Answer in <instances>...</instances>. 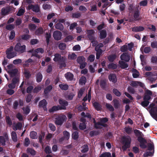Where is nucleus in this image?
I'll return each instance as SVG.
<instances>
[{
    "instance_id": "obj_50",
    "label": "nucleus",
    "mask_w": 157,
    "mask_h": 157,
    "mask_svg": "<svg viewBox=\"0 0 157 157\" xmlns=\"http://www.w3.org/2000/svg\"><path fill=\"white\" fill-rule=\"evenodd\" d=\"M59 86L62 90H67L68 88V86L67 84H60Z\"/></svg>"
},
{
    "instance_id": "obj_60",
    "label": "nucleus",
    "mask_w": 157,
    "mask_h": 157,
    "mask_svg": "<svg viewBox=\"0 0 157 157\" xmlns=\"http://www.w3.org/2000/svg\"><path fill=\"white\" fill-rule=\"evenodd\" d=\"M15 36V32L14 30H13L11 31L10 32V36H9V39L10 40H12Z\"/></svg>"
},
{
    "instance_id": "obj_41",
    "label": "nucleus",
    "mask_w": 157,
    "mask_h": 157,
    "mask_svg": "<svg viewBox=\"0 0 157 157\" xmlns=\"http://www.w3.org/2000/svg\"><path fill=\"white\" fill-rule=\"evenodd\" d=\"M21 37L23 40H27L31 37V36L29 34H24L21 35Z\"/></svg>"
},
{
    "instance_id": "obj_55",
    "label": "nucleus",
    "mask_w": 157,
    "mask_h": 157,
    "mask_svg": "<svg viewBox=\"0 0 157 157\" xmlns=\"http://www.w3.org/2000/svg\"><path fill=\"white\" fill-rule=\"evenodd\" d=\"M89 150L88 146L87 144L84 145L83 147V149L81 150V152L83 153H86Z\"/></svg>"
},
{
    "instance_id": "obj_15",
    "label": "nucleus",
    "mask_w": 157,
    "mask_h": 157,
    "mask_svg": "<svg viewBox=\"0 0 157 157\" xmlns=\"http://www.w3.org/2000/svg\"><path fill=\"white\" fill-rule=\"evenodd\" d=\"M108 78L110 81L114 83H116L117 81V76L115 74H110L108 76Z\"/></svg>"
},
{
    "instance_id": "obj_48",
    "label": "nucleus",
    "mask_w": 157,
    "mask_h": 157,
    "mask_svg": "<svg viewBox=\"0 0 157 157\" xmlns=\"http://www.w3.org/2000/svg\"><path fill=\"white\" fill-rule=\"evenodd\" d=\"M85 89L84 88H81L80 89V90H79L78 97V98H80L82 96V94H83Z\"/></svg>"
},
{
    "instance_id": "obj_42",
    "label": "nucleus",
    "mask_w": 157,
    "mask_h": 157,
    "mask_svg": "<svg viewBox=\"0 0 157 157\" xmlns=\"http://www.w3.org/2000/svg\"><path fill=\"white\" fill-rule=\"evenodd\" d=\"M78 132L77 131L74 132L72 134V137L74 140H77L78 138Z\"/></svg>"
},
{
    "instance_id": "obj_43",
    "label": "nucleus",
    "mask_w": 157,
    "mask_h": 157,
    "mask_svg": "<svg viewBox=\"0 0 157 157\" xmlns=\"http://www.w3.org/2000/svg\"><path fill=\"white\" fill-rule=\"evenodd\" d=\"M45 133L44 132H41V134H40L39 136V142L41 144H43V139L44 137Z\"/></svg>"
},
{
    "instance_id": "obj_16",
    "label": "nucleus",
    "mask_w": 157,
    "mask_h": 157,
    "mask_svg": "<svg viewBox=\"0 0 157 157\" xmlns=\"http://www.w3.org/2000/svg\"><path fill=\"white\" fill-rule=\"evenodd\" d=\"M150 113L152 117H157V106L152 107L151 109Z\"/></svg>"
},
{
    "instance_id": "obj_13",
    "label": "nucleus",
    "mask_w": 157,
    "mask_h": 157,
    "mask_svg": "<svg viewBox=\"0 0 157 157\" xmlns=\"http://www.w3.org/2000/svg\"><path fill=\"white\" fill-rule=\"evenodd\" d=\"M95 32L93 29H90L87 30V37L90 40H94L95 38L94 35Z\"/></svg>"
},
{
    "instance_id": "obj_9",
    "label": "nucleus",
    "mask_w": 157,
    "mask_h": 157,
    "mask_svg": "<svg viewBox=\"0 0 157 157\" xmlns=\"http://www.w3.org/2000/svg\"><path fill=\"white\" fill-rule=\"evenodd\" d=\"M55 57L53 58V60L55 62L63 61L64 59L66 58L64 56H62L59 53H56L54 55Z\"/></svg>"
},
{
    "instance_id": "obj_18",
    "label": "nucleus",
    "mask_w": 157,
    "mask_h": 157,
    "mask_svg": "<svg viewBox=\"0 0 157 157\" xmlns=\"http://www.w3.org/2000/svg\"><path fill=\"white\" fill-rule=\"evenodd\" d=\"M144 29V27L141 26H135L132 28V31L135 32H141Z\"/></svg>"
},
{
    "instance_id": "obj_38",
    "label": "nucleus",
    "mask_w": 157,
    "mask_h": 157,
    "mask_svg": "<svg viewBox=\"0 0 157 157\" xmlns=\"http://www.w3.org/2000/svg\"><path fill=\"white\" fill-rule=\"evenodd\" d=\"M95 50L97 52L96 53V58L97 59H99L100 58L101 55L102 53V50H98L95 49Z\"/></svg>"
},
{
    "instance_id": "obj_52",
    "label": "nucleus",
    "mask_w": 157,
    "mask_h": 157,
    "mask_svg": "<svg viewBox=\"0 0 157 157\" xmlns=\"http://www.w3.org/2000/svg\"><path fill=\"white\" fill-rule=\"evenodd\" d=\"M63 137L65 139L68 140L69 138L70 134L67 131H64L63 132Z\"/></svg>"
},
{
    "instance_id": "obj_22",
    "label": "nucleus",
    "mask_w": 157,
    "mask_h": 157,
    "mask_svg": "<svg viewBox=\"0 0 157 157\" xmlns=\"http://www.w3.org/2000/svg\"><path fill=\"white\" fill-rule=\"evenodd\" d=\"M52 85H49L47 86L44 90V94L45 96H48V94L52 90Z\"/></svg>"
},
{
    "instance_id": "obj_51",
    "label": "nucleus",
    "mask_w": 157,
    "mask_h": 157,
    "mask_svg": "<svg viewBox=\"0 0 157 157\" xmlns=\"http://www.w3.org/2000/svg\"><path fill=\"white\" fill-rule=\"evenodd\" d=\"M25 12V9L22 8L20 9L19 10L17 14V15L18 16H20L24 14Z\"/></svg>"
},
{
    "instance_id": "obj_35",
    "label": "nucleus",
    "mask_w": 157,
    "mask_h": 157,
    "mask_svg": "<svg viewBox=\"0 0 157 157\" xmlns=\"http://www.w3.org/2000/svg\"><path fill=\"white\" fill-rule=\"evenodd\" d=\"M44 31L41 27H39L35 31V34L37 35H39L43 33Z\"/></svg>"
},
{
    "instance_id": "obj_46",
    "label": "nucleus",
    "mask_w": 157,
    "mask_h": 157,
    "mask_svg": "<svg viewBox=\"0 0 157 157\" xmlns=\"http://www.w3.org/2000/svg\"><path fill=\"white\" fill-rule=\"evenodd\" d=\"M58 47L60 50H63L66 48V45L64 43H61L59 44Z\"/></svg>"
},
{
    "instance_id": "obj_58",
    "label": "nucleus",
    "mask_w": 157,
    "mask_h": 157,
    "mask_svg": "<svg viewBox=\"0 0 157 157\" xmlns=\"http://www.w3.org/2000/svg\"><path fill=\"white\" fill-rule=\"evenodd\" d=\"M25 77L26 79L29 78L31 76V75L29 71H26L24 72Z\"/></svg>"
},
{
    "instance_id": "obj_23",
    "label": "nucleus",
    "mask_w": 157,
    "mask_h": 157,
    "mask_svg": "<svg viewBox=\"0 0 157 157\" xmlns=\"http://www.w3.org/2000/svg\"><path fill=\"white\" fill-rule=\"evenodd\" d=\"M65 76L67 80L71 81L73 79L74 75L71 72H68L65 74Z\"/></svg>"
},
{
    "instance_id": "obj_7",
    "label": "nucleus",
    "mask_w": 157,
    "mask_h": 157,
    "mask_svg": "<svg viewBox=\"0 0 157 157\" xmlns=\"http://www.w3.org/2000/svg\"><path fill=\"white\" fill-rule=\"evenodd\" d=\"M29 10H32L33 12L35 13H38L40 11V8L38 4L34 5L30 4L27 7Z\"/></svg>"
},
{
    "instance_id": "obj_28",
    "label": "nucleus",
    "mask_w": 157,
    "mask_h": 157,
    "mask_svg": "<svg viewBox=\"0 0 157 157\" xmlns=\"http://www.w3.org/2000/svg\"><path fill=\"white\" fill-rule=\"evenodd\" d=\"M113 104V105L115 109H118L120 106L119 101L117 99H114L112 102Z\"/></svg>"
},
{
    "instance_id": "obj_33",
    "label": "nucleus",
    "mask_w": 157,
    "mask_h": 157,
    "mask_svg": "<svg viewBox=\"0 0 157 157\" xmlns=\"http://www.w3.org/2000/svg\"><path fill=\"white\" fill-rule=\"evenodd\" d=\"M134 132L135 136L137 137V138L139 137H142V136H144L142 132L137 129H136L134 130Z\"/></svg>"
},
{
    "instance_id": "obj_5",
    "label": "nucleus",
    "mask_w": 157,
    "mask_h": 157,
    "mask_svg": "<svg viewBox=\"0 0 157 157\" xmlns=\"http://www.w3.org/2000/svg\"><path fill=\"white\" fill-rule=\"evenodd\" d=\"M66 118L65 115H59L55 118V123L56 125H61Z\"/></svg>"
},
{
    "instance_id": "obj_6",
    "label": "nucleus",
    "mask_w": 157,
    "mask_h": 157,
    "mask_svg": "<svg viewBox=\"0 0 157 157\" xmlns=\"http://www.w3.org/2000/svg\"><path fill=\"white\" fill-rule=\"evenodd\" d=\"M137 140L140 142V147L142 149H145L147 148V146L146 144L147 142L146 140L142 137H138Z\"/></svg>"
},
{
    "instance_id": "obj_3",
    "label": "nucleus",
    "mask_w": 157,
    "mask_h": 157,
    "mask_svg": "<svg viewBox=\"0 0 157 157\" xmlns=\"http://www.w3.org/2000/svg\"><path fill=\"white\" fill-rule=\"evenodd\" d=\"M26 46L25 45H21L20 43H17L15 46L14 50L20 53H22L26 51Z\"/></svg>"
},
{
    "instance_id": "obj_27",
    "label": "nucleus",
    "mask_w": 157,
    "mask_h": 157,
    "mask_svg": "<svg viewBox=\"0 0 157 157\" xmlns=\"http://www.w3.org/2000/svg\"><path fill=\"white\" fill-rule=\"evenodd\" d=\"M18 72V70L15 68L12 70H9L8 72L9 73L11 77L15 76Z\"/></svg>"
},
{
    "instance_id": "obj_61",
    "label": "nucleus",
    "mask_w": 157,
    "mask_h": 157,
    "mask_svg": "<svg viewBox=\"0 0 157 157\" xmlns=\"http://www.w3.org/2000/svg\"><path fill=\"white\" fill-rule=\"evenodd\" d=\"M125 131L128 134H130L132 131V128L129 127H125Z\"/></svg>"
},
{
    "instance_id": "obj_26",
    "label": "nucleus",
    "mask_w": 157,
    "mask_h": 157,
    "mask_svg": "<svg viewBox=\"0 0 157 157\" xmlns=\"http://www.w3.org/2000/svg\"><path fill=\"white\" fill-rule=\"evenodd\" d=\"M117 58L116 54H111L108 56L107 58L109 61L110 62H113Z\"/></svg>"
},
{
    "instance_id": "obj_25",
    "label": "nucleus",
    "mask_w": 157,
    "mask_h": 157,
    "mask_svg": "<svg viewBox=\"0 0 157 157\" xmlns=\"http://www.w3.org/2000/svg\"><path fill=\"white\" fill-rule=\"evenodd\" d=\"M118 63L122 69L126 68L128 66V65L124 61L120 60L119 61Z\"/></svg>"
},
{
    "instance_id": "obj_53",
    "label": "nucleus",
    "mask_w": 157,
    "mask_h": 157,
    "mask_svg": "<svg viewBox=\"0 0 157 157\" xmlns=\"http://www.w3.org/2000/svg\"><path fill=\"white\" fill-rule=\"evenodd\" d=\"M113 92L116 96L120 97L121 95L120 92L117 89L114 88L113 90Z\"/></svg>"
},
{
    "instance_id": "obj_21",
    "label": "nucleus",
    "mask_w": 157,
    "mask_h": 157,
    "mask_svg": "<svg viewBox=\"0 0 157 157\" xmlns=\"http://www.w3.org/2000/svg\"><path fill=\"white\" fill-rule=\"evenodd\" d=\"M60 107V106L58 105L57 106H54L52 108L49 109V112L50 113H53L54 111H56L59 110H62Z\"/></svg>"
},
{
    "instance_id": "obj_8",
    "label": "nucleus",
    "mask_w": 157,
    "mask_h": 157,
    "mask_svg": "<svg viewBox=\"0 0 157 157\" xmlns=\"http://www.w3.org/2000/svg\"><path fill=\"white\" fill-rule=\"evenodd\" d=\"M62 33L59 31L56 30L53 33V36L56 40H60L62 38Z\"/></svg>"
},
{
    "instance_id": "obj_19",
    "label": "nucleus",
    "mask_w": 157,
    "mask_h": 157,
    "mask_svg": "<svg viewBox=\"0 0 157 157\" xmlns=\"http://www.w3.org/2000/svg\"><path fill=\"white\" fill-rule=\"evenodd\" d=\"M99 38L101 39H104L107 36V32L105 29H102L100 31Z\"/></svg>"
},
{
    "instance_id": "obj_63",
    "label": "nucleus",
    "mask_w": 157,
    "mask_h": 157,
    "mask_svg": "<svg viewBox=\"0 0 157 157\" xmlns=\"http://www.w3.org/2000/svg\"><path fill=\"white\" fill-rule=\"evenodd\" d=\"M33 89V86L32 85H30L27 88L26 92L27 93L30 94L32 92Z\"/></svg>"
},
{
    "instance_id": "obj_24",
    "label": "nucleus",
    "mask_w": 157,
    "mask_h": 157,
    "mask_svg": "<svg viewBox=\"0 0 157 157\" xmlns=\"http://www.w3.org/2000/svg\"><path fill=\"white\" fill-rule=\"evenodd\" d=\"M136 9V10L134 12L133 17L136 20H137L138 19V18L139 17L140 15V12L138 8L137 7L135 8Z\"/></svg>"
},
{
    "instance_id": "obj_54",
    "label": "nucleus",
    "mask_w": 157,
    "mask_h": 157,
    "mask_svg": "<svg viewBox=\"0 0 157 157\" xmlns=\"http://www.w3.org/2000/svg\"><path fill=\"white\" fill-rule=\"evenodd\" d=\"M29 27L30 30H33L36 29V26L34 24L30 23L29 25Z\"/></svg>"
},
{
    "instance_id": "obj_2",
    "label": "nucleus",
    "mask_w": 157,
    "mask_h": 157,
    "mask_svg": "<svg viewBox=\"0 0 157 157\" xmlns=\"http://www.w3.org/2000/svg\"><path fill=\"white\" fill-rule=\"evenodd\" d=\"M122 143L124 144L122 148L124 151L130 147L131 141V138L128 136H124L122 137Z\"/></svg>"
},
{
    "instance_id": "obj_4",
    "label": "nucleus",
    "mask_w": 157,
    "mask_h": 157,
    "mask_svg": "<svg viewBox=\"0 0 157 157\" xmlns=\"http://www.w3.org/2000/svg\"><path fill=\"white\" fill-rule=\"evenodd\" d=\"M76 61L80 64L79 67L82 69H84L87 64L86 63V59L83 56L78 57Z\"/></svg>"
},
{
    "instance_id": "obj_14",
    "label": "nucleus",
    "mask_w": 157,
    "mask_h": 157,
    "mask_svg": "<svg viewBox=\"0 0 157 157\" xmlns=\"http://www.w3.org/2000/svg\"><path fill=\"white\" fill-rule=\"evenodd\" d=\"M47 102L45 99H43V100L40 101L38 104V105L39 107L43 108L44 110H47Z\"/></svg>"
},
{
    "instance_id": "obj_20",
    "label": "nucleus",
    "mask_w": 157,
    "mask_h": 157,
    "mask_svg": "<svg viewBox=\"0 0 157 157\" xmlns=\"http://www.w3.org/2000/svg\"><path fill=\"white\" fill-rule=\"evenodd\" d=\"M36 80L37 82H40L43 78V75L40 72L37 73L36 75Z\"/></svg>"
},
{
    "instance_id": "obj_64",
    "label": "nucleus",
    "mask_w": 157,
    "mask_h": 157,
    "mask_svg": "<svg viewBox=\"0 0 157 157\" xmlns=\"http://www.w3.org/2000/svg\"><path fill=\"white\" fill-rule=\"evenodd\" d=\"M14 28V27L13 24H9L6 26V29L8 30H12Z\"/></svg>"
},
{
    "instance_id": "obj_29",
    "label": "nucleus",
    "mask_w": 157,
    "mask_h": 157,
    "mask_svg": "<svg viewBox=\"0 0 157 157\" xmlns=\"http://www.w3.org/2000/svg\"><path fill=\"white\" fill-rule=\"evenodd\" d=\"M26 151L27 153H29L32 156L35 155L36 154V151L33 148H28Z\"/></svg>"
},
{
    "instance_id": "obj_34",
    "label": "nucleus",
    "mask_w": 157,
    "mask_h": 157,
    "mask_svg": "<svg viewBox=\"0 0 157 157\" xmlns=\"http://www.w3.org/2000/svg\"><path fill=\"white\" fill-rule=\"evenodd\" d=\"M66 58L64 59L63 61H61L59 63V68L60 69H62L63 67H66Z\"/></svg>"
},
{
    "instance_id": "obj_56",
    "label": "nucleus",
    "mask_w": 157,
    "mask_h": 157,
    "mask_svg": "<svg viewBox=\"0 0 157 157\" xmlns=\"http://www.w3.org/2000/svg\"><path fill=\"white\" fill-rule=\"evenodd\" d=\"M99 157H111V155L110 152H105L101 154Z\"/></svg>"
},
{
    "instance_id": "obj_40",
    "label": "nucleus",
    "mask_w": 157,
    "mask_h": 157,
    "mask_svg": "<svg viewBox=\"0 0 157 157\" xmlns=\"http://www.w3.org/2000/svg\"><path fill=\"white\" fill-rule=\"evenodd\" d=\"M105 106L106 108L110 111H113L114 110V108L110 104L106 103L105 104Z\"/></svg>"
},
{
    "instance_id": "obj_30",
    "label": "nucleus",
    "mask_w": 157,
    "mask_h": 157,
    "mask_svg": "<svg viewBox=\"0 0 157 157\" xmlns=\"http://www.w3.org/2000/svg\"><path fill=\"white\" fill-rule=\"evenodd\" d=\"M17 55V53L16 51L12 52L6 55V57L8 59H10L16 56Z\"/></svg>"
},
{
    "instance_id": "obj_10",
    "label": "nucleus",
    "mask_w": 157,
    "mask_h": 157,
    "mask_svg": "<svg viewBox=\"0 0 157 157\" xmlns=\"http://www.w3.org/2000/svg\"><path fill=\"white\" fill-rule=\"evenodd\" d=\"M12 9L10 7H3L1 10V13L2 16H6L9 14L11 11Z\"/></svg>"
},
{
    "instance_id": "obj_12",
    "label": "nucleus",
    "mask_w": 157,
    "mask_h": 157,
    "mask_svg": "<svg viewBox=\"0 0 157 157\" xmlns=\"http://www.w3.org/2000/svg\"><path fill=\"white\" fill-rule=\"evenodd\" d=\"M59 102L61 105L60 107L61 109H66V106L68 105V102L67 101L63 99H59Z\"/></svg>"
},
{
    "instance_id": "obj_37",
    "label": "nucleus",
    "mask_w": 157,
    "mask_h": 157,
    "mask_svg": "<svg viewBox=\"0 0 157 157\" xmlns=\"http://www.w3.org/2000/svg\"><path fill=\"white\" fill-rule=\"evenodd\" d=\"M74 39L73 36L72 35H69L67 36L64 39V41L65 42H67L69 41H71Z\"/></svg>"
},
{
    "instance_id": "obj_39",
    "label": "nucleus",
    "mask_w": 157,
    "mask_h": 157,
    "mask_svg": "<svg viewBox=\"0 0 157 157\" xmlns=\"http://www.w3.org/2000/svg\"><path fill=\"white\" fill-rule=\"evenodd\" d=\"M55 28L57 29L62 31L63 29V26L61 23H58L56 25Z\"/></svg>"
},
{
    "instance_id": "obj_45",
    "label": "nucleus",
    "mask_w": 157,
    "mask_h": 157,
    "mask_svg": "<svg viewBox=\"0 0 157 157\" xmlns=\"http://www.w3.org/2000/svg\"><path fill=\"white\" fill-rule=\"evenodd\" d=\"M22 126V124L20 122H18L16 124L15 127L13 129L14 130H16L17 129H21Z\"/></svg>"
},
{
    "instance_id": "obj_17",
    "label": "nucleus",
    "mask_w": 157,
    "mask_h": 157,
    "mask_svg": "<svg viewBox=\"0 0 157 157\" xmlns=\"http://www.w3.org/2000/svg\"><path fill=\"white\" fill-rule=\"evenodd\" d=\"M92 105L93 106L97 111H101L102 109L101 105L98 102L96 101L92 102Z\"/></svg>"
},
{
    "instance_id": "obj_32",
    "label": "nucleus",
    "mask_w": 157,
    "mask_h": 157,
    "mask_svg": "<svg viewBox=\"0 0 157 157\" xmlns=\"http://www.w3.org/2000/svg\"><path fill=\"white\" fill-rule=\"evenodd\" d=\"M107 67L109 69L114 70L117 68V64L113 63H111L108 65Z\"/></svg>"
},
{
    "instance_id": "obj_47",
    "label": "nucleus",
    "mask_w": 157,
    "mask_h": 157,
    "mask_svg": "<svg viewBox=\"0 0 157 157\" xmlns=\"http://www.w3.org/2000/svg\"><path fill=\"white\" fill-rule=\"evenodd\" d=\"M6 121L7 124L10 126H11L12 124V121L9 116H7L6 118Z\"/></svg>"
},
{
    "instance_id": "obj_49",
    "label": "nucleus",
    "mask_w": 157,
    "mask_h": 157,
    "mask_svg": "<svg viewBox=\"0 0 157 157\" xmlns=\"http://www.w3.org/2000/svg\"><path fill=\"white\" fill-rule=\"evenodd\" d=\"M106 85V82L105 80H104L100 81V85L101 88L103 89L105 88Z\"/></svg>"
},
{
    "instance_id": "obj_31",
    "label": "nucleus",
    "mask_w": 157,
    "mask_h": 157,
    "mask_svg": "<svg viewBox=\"0 0 157 157\" xmlns=\"http://www.w3.org/2000/svg\"><path fill=\"white\" fill-rule=\"evenodd\" d=\"M11 137L13 141L14 142H16L17 141V135L16 132L13 131L11 133Z\"/></svg>"
},
{
    "instance_id": "obj_62",
    "label": "nucleus",
    "mask_w": 157,
    "mask_h": 157,
    "mask_svg": "<svg viewBox=\"0 0 157 157\" xmlns=\"http://www.w3.org/2000/svg\"><path fill=\"white\" fill-rule=\"evenodd\" d=\"M41 89V87L40 86H37L33 89V92L34 93H37L39 92Z\"/></svg>"
},
{
    "instance_id": "obj_44",
    "label": "nucleus",
    "mask_w": 157,
    "mask_h": 157,
    "mask_svg": "<svg viewBox=\"0 0 157 157\" xmlns=\"http://www.w3.org/2000/svg\"><path fill=\"white\" fill-rule=\"evenodd\" d=\"M99 132L98 131L92 130L89 133L90 136L93 137L94 136H96L99 134Z\"/></svg>"
},
{
    "instance_id": "obj_11",
    "label": "nucleus",
    "mask_w": 157,
    "mask_h": 157,
    "mask_svg": "<svg viewBox=\"0 0 157 157\" xmlns=\"http://www.w3.org/2000/svg\"><path fill=\"white\" fill-rule=\"evenodd\" d=\"M120 58L121 60L128 62L129 61L130 57L128 52H124L120 56Z\"/></svg>"
},
{
    "instance_id": "obj_1",
    "label": "nucleus",
    "mask_w": 157,
    "mask_h": 157,
    "mask_svg": "<svg viewBox=\"0 0 157 157\" xmlns=\"http://www.w3.org/2000/svg\"><path fill=\"white\" fill-rule=\"evenodd\" d=\"M108 119L107 117H102L100 118V121L96 122L95 121H94V127L96 129L102 128V127L106 128L108 127V124L106 123L108 121Z\"/></svg>"
},
{
    "instance_id": "obj_36",
    "label": "nucleus",
    "mask_w": 157,
    "mask_h": 157,
    "mask_svg": "<svg viewBox=\"0 0 157 157\" xmlns=\"http://www.w3.org/2000/svg\"><path fill=\"white\" fill-rule=\"evenodd\" d=\"M37 133L34 131H31L30 133V136L32 139H34L37 138Z\"/></svg>"
},
{
    "instance_id": "obj_59",
    "label": "nucleus",
    "mask_w": 157,
    "mask_h": 157,
    "mask_svg": "<svg viewBox=\"0 0 157 157\" xmlns=\"http://www.w3.org/2000/svg\"><path fill=\"white\" fill-rule=\"evenodd\" d=\"M79 127L80 129L82 130H84L86 128V126L85 123L83 122L82 123H80Z\"/></svg>"
},
{
    "instance_id": "obj_57",
    "label": "nucleus",
    "mask_w": 157,
    "mask_h": 157,
    "mask_svg": "<svg viewBox=\"0 0 157 157\" xmlns=\"http://www.w3.org/2000/svg\"><path fill=\"white\" fill-rule=\"evenodd\" d=\"M77 56L74 53H73L71 54H69L68 56V58L69 59H74L76 58Z\"/></svg>"
}]
</instances>
